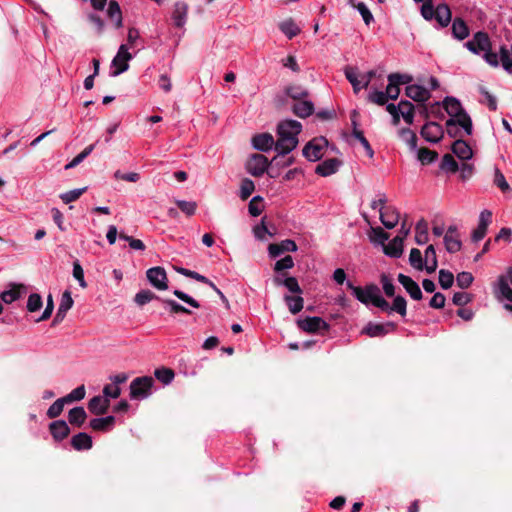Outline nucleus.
<instances>
[{"label": "nucleus", "mask_w": 512, "mask_h": 512, "mask_svg": "<svg viewBox=\"0 0 512 512\" xmlns=\"http://www.w3.org/2000/svg\"><path fill=\"white\" fill-rule=\"evenodd\" d=\"M71 445L75 450H89L92 447V438L84 432L74 435L71 439Z\"/></svg>", "instance_id": "nucleus-30"}, {"label": "nucleus", "mask_w": 512, "mask_h": 512, "mask_svg": "<svg viewBox=\"0 0 512 512\" xmlns=\"http://www.w3.org/2000/svg\"><path fill=\"white\" fill-rule=\"evenodd\" d=\"M284 301L292 314H297L303 309L304 300L301 294H296L295 296L285 295Z\"/></svg>", "instance_id": "nucleus-35"}, {"label": "nucleus", "mask_w": 512, "mask_h": 512, "mask_svg": "<svg viewBox=\"0 0 512 512\" xmlns=\"http://www.w3.org/2000/svg\"><path fill=\"white\" fill-rule=\"evenodd\" d=\"M465 47L473 54L480 55L485 50H489L492 44L488 34L479 31L473 35L471 40L465 43Z\"/></svg>", "instance_id": "nucleus-7"}, {"label": "nucleus", "mask_w": 512, "mask_h": 512, "mask_svg": "<svg viewBox=\"0 0 512 512\" xmlns=\"http://www.w3.org/2000/svg\"><path fill=\"white\" fill-rule=\"evenodd\" d=\"M341 166V161L337 158H330L322 161L317 165L315 173L322 176L328 177L335 174Z\"/></svg>", "instance_id": "nucleus-16"}, {"label": "nucleus", "mask_w": 512, "mask_h": 512, "mask_svg": "<svg viewBox=\"0 0 512 512\" xmlns=\"http://www.w3.org/2000/svg\"><path fill=\"white\" fill-rule=\"evenodd\" d=\"M248 210L252 216H259L263 211L262 198L260 196H254L249 202Z\"/></svg>", "instance_id": "nucleus-53"}, {"label": "nucleus", "mask_w": 512, "mask_h": 512, "mask_svg": "<svg viewBox=\"0 0 512 512\" xmlns=\"http://www.w3.org/2000/svg\"><path fill=\"white\" fill-rule=\"evenodd\" d=\"M428 223L425 219H420L415 227V241L418 245H423L428 242Z\"/></svg>", "instance_id": "nucleus-34"}, {"label": "nucleus", "mask_w": 512, "mask_h": 512, "mask_svg": "<svg viewBox=\"0 0 512 512\" xmlns=\"http://www.w3.org/2000/svg\"><path fill=\"white\" fill-rule=\"evenodd\" d=\"M107 15L112 21H114L116 29H120L123 26L122 11L116 0L109 1Z\"/></svg>", "instance_id": "nucleus-24"}, {"label": "nucleus", "mask_w": 512, "mask_h": 512, "mask_svg": "<svg viewBox=\"0 0 512 512\" xmlns=\"http://www.w3.org/2000/svg\"><path fill=\"white\" fill-rule=\"evenodd\" d=\"M440 27H447L452 20V13L446 3H440L436 6V14L434 18Z\"/></svg>", "instance_id": "nucleus-23"}, {"label": "nucleus", "mask_w": 512, "mask_h": 512, "mask_svg": "<svg viewBox=\"0 0 512 512\" xmlns=\"http://www.w3.org/2000/svg\"><path fill=\"white\" fill-rule=\"evenodd\" d=\"M155 377L165 385L170 384L174 379V372L169 368L156 369L154 372Z\"/></svg>", "instance_id": "nucleus-43"}, {"label": "nucleus", "mask_w": 512, "mask_h": 512, "mask_svg": "<svg viewBox=\"0 0 512 512\" xmlns=\"http://www.w3.org/2000/svg\"><path fill=\"white\" fill-rule=\"evenodd\" d=\"M398 136L411 150L417 149V136L410 128H401L398 131Z\"/></svg>", "instance_id": "nucleus-38"}, {"label": "nucleus", "mask_w": 512, "mask_h": 512, "mask_svg": "<svg viewBox=\"0 0 512 512\" xmlns=\"http://www.w3.org/2000/svg\"><path fill=\"white\" fill-rule=\"evenodd\" d=\"M420 134L426 141L437 143L442 139L444 131L440 124L436 122H427L422 127Z\"/></svg>", "instance_id": "nucleus-10"}, {"label": "nucleus", "mask_w": 512, "mask_h": 512, "mask_svg": "<svg viewBox=\"0 0 512 512\" xmlns=\"http://www.w3.org/2000/svg\"><path fill=\"white\" fill-rule=\"evenodd\" d=\"M286 94L295 101L308 97V91L301 86H291L286 89Z\"/></svg>", "instance_id": "nucleus-45"}, {"label": "nucleus", "mask_w": 512, "mask_h": 512, "mask_svg": "<svg viewBox=\"0 0 512 512\" xmlns=\"http://www.w3.org/2000/svg\"><path fill=\"white\" fill-rule=\"evenodd\" d=\"M293 266H294L293 258L290 255H287L275 263L274 271L279 273L283 270L291 269V268H293Z\"/></svg>", "instance_id": "nucleus-59"}, {"label": "nucleus", "mask_w": 512, "mask_h": 512, "mask_svg": "<svg viewBox=\"0 0 512 512\" xmlns=\"http://www.w3.org/2000/svg\"><path fill=\"white\" fill-rule=\"evenodd\" d=\"M406 306H407V303H406L405 298L402 296H397L393 300V304L391 306V311H396L401 316H405L406 315Z\"/></svg>", "instance_id": "nucleus-63"}, {"label": "nucleus", "mask_w": 512, "mask_h": 512, "mask_svg": "<svg viewBox=\"0 0 512 512\" xmlns=\"http://www.w3.org/2000/svg\"><path fill=\"white\" fill-rule=\"evenodd\" d=\"M25 291L26 287L23 284L10 283L9 289L1 293V300L6 304H11L18 300Z\"/></svg>", "instance_id": "nucleus-20"}, {"label": "nucleus", "mask_w": 512, "mask_h": 512, "mask_svg": "<svg viewBox=\"0 0 512 512\" xmlns=\"http://www.w3.org/2000/svg\"><path fill=\"white\" fill-rule=\"evenodd\" d=\"M443 107L446 112L452 117L451 119L457 120L460 127L463 128L467 135L472 134V121L470 116L463 110L459 100L454 97H446L443 100Z\"/></svg>", "instance_id": "nucleus-2"}, {"label": "nucleus", "mask_w": 512, "mask_h": 512, "mask_svg": "<svg viewBox=\"0 0 512 512\" xmlns=\"http://www.w3.org/2000/svg\"><path fill=\"white\" fill-rule=\"evenodd\" d=\"M297 244L295 241L286 239L280 243H272L268 246V252L270 257L276 258L284 252H295L297 251Z\"/></svg>", "instance_id": "nucleus-14"}, {"label": "nucleus", "mask_w": 512, "mask_h": 512, "mask_svg": "<svg viewBox=\"0 0 512 512\" xmlns=\"http://www.w3.org/2000/svg\"><path fill=\"white\" fill-rule=\"evenodd\" d=\"M384 252L388 256L398 258L403 252V237L396 236L386 246H384Z\"/></svg>", "instance_id": "nucleus-32"}, {"label": "nucleus", "mask_w": 512, "mask_h": 512, "mask_svg": "<svg viewBox=\"0 0 512 512\" xmlns=\"http://www.w3.org/2000/svg\"><path fill=\"white\" fill-rule=\"evenodd\" d=\"M269 168V161L262 154H253L247 160L246 170L254 177L262 176Z\"/></svg>", "instance_id": "nucleus-8"}, {"label": "nucleus", "mask_w": 512, "mask_h": 512, "mask_svg": "<svg viewBox=\"0 0 512 512\" xmlns=\"http://www.w3.org/2000/svg\"><path fill=\"white\" fill-rule=\"evenodd\" d=\"M155 297V294L150 290H142L135 295V302L143 306L150 302Z\"/></svg>", "instance_id": "nucleus-64"}, {"label": "nucleus", "mask_w": 512, "mask_h": 512, "mask_svg": "<svg viewBox=\"0 0 512 512\" xmlns=\"http://www.w3.org/2000/svg\"><path fill=\"white\" fill-rule=\"evenodd\" d=\"M399 283L405 288L410 297L414 300H421L423 295L419 285L409 276L398 275Z\"/></svg>", "instance_id": "nucleus-15"}, {"label": "nucleus", "mask_w": 512, "mask_h": 512, "mask_svg": "<svg viewBox=\"0 0 512 512\" xmlns=\"http://www.w3.org/2000/svg\"><path fill=\"white\" fill-rule=\"evenodd\" d=\"M85 397V387L84 385H81L74 390H72L68 395L64 396L63 398L67 403H71L74 401H80Z\"/></svg>", "instance_id": "nucleus-58"}, {"label": "nucleus", "mask_w": 512, "mask_h": 512, "mask_svg": "<svg viewBox=\"0 0 512 512\" xmlns=\"http://www.w3.org/2000/svg\"><path fill=\"white\" fill-rule=\"evenodd\" d=\"M452 35L457 40H464L469 36V28L466 22L459 17H456L452 22Z\"/></svg>", "instance_id": "nucleus-28"}, {"label": "nucleus", "mask_w": 512, "mask_h": 512, "mask_svg": "<svg viewBox=\"0 0 512 512\" xmlns=\"http://www.w3.org/2000/svg\"><path fill=\"white\" fill-rule=\"evenodd\" d=\"M86 187L84 188H79V189H74V190H70L68 192H65V193H62L60 195V198L61 200L65 203V204H68V203H71V202H74L76 201L85 191H86Z\"/></svg>", "instance_id": "nucleus-52"}, {"label": "nucleus", "mask_w": 512, "mask_h": 512, "mask_svg": "<svg viewBox=\"0 0 512 512\" xmlns=\"http://www.w3.org/2000/svg\"><path fill=\"white\" fill-rule=\"evenodd\" d=\"M435 14L436 7H434L433 1L425 0L421 7V15L423 16V18L430 21L435 18Z\"/></svg>", "instance_id": "nucleus-54"}, {"label": "nucleus", "mask_w": 512, "mask_h": 512, "mask_svg": "<svg viewBox=\"0 0 512 512\" xmlns=\"http://www.w3.org/2000/svg\"><path fill=\"white\" fill-rule=\"evenodd\" d=\"M356 9L362 16L363 21L365 22L366 25H370V23H372L374 21V17L372 15L371 11L369 10V8L365 5V3H363V2L357 3Z\"/></svg>", "instance_id": "nucleus-61"}, {"label": "nucleus", "mask_w": 512, "mask_h": 512, "mask_svg": "<svg viewBox=\"0 0 512 512\" xmlns=\"http://www.w3.org/2000/svg\"><path fill=\"white\" fill-rule=\"evenodd\" d=\"M65 403H67L65 401V399L62 397V398H59L57 399L47 410V416L50 418V419H53V418H56L58 417L62 411H63V408H64V405Z\"/></svg>", "instance_id": "nucleus-47"}, {"label": "nucleus", "mask_w": 512, "mask_h": 512, "mask_svg": "<svg viewBox=\"0 0 512 512\" xmlns=\"http://www.w3.org/2000/svg\"><path fill=\"white\" fill-rule=\"evenodd\" d=\"M400 114L406 124L412 125L414 121V105L407 100L399 102Z\"/></svg>", "instance_id": "nucleus-37"}, {"label": "nucleus", "mask_w": 512, "mask_h": 512, "mask_svg": "<svg viewBox=\"0 0 512 512\" xmlns=\"http://www.w3.org/2000/svg\"><path fill=\"white\" fill-rule=\"evenodd\" d=\"M454 275L448 270L441 269L439 271V284L443 289H448L453 285Z\"/></svg>", "instance_id": "nucleus-51"}, {"label": "nucleus", "mask_w": 512, "mask_h": 512, "mask_svg": "<svg viewBox=\"0 0 512 512\" xmlns=\"http://www.w3.org/2000/svg\"><path fill=\"white\" fill-rule=\"evenodd\" d=\"M501 64L505 71L512 73V44L508 49L506 46L500 48Z\"/></svg>", "instance_id": "nucleus-41"}, {"label": "nucleus", "mask_w": 512, "mask_h": 512, "mask_svg": "<svg viewBox=\"0 0 512 512\" xmlns=\"http://www.w3.org/2000/svg\"><path fill=\"white\" fill-rule=\"evenodd\" d=\"M494 184L502 191L508 192L510 190V186L505 179V176L499 169H495L494 173Z\"/></svg>", "instance_id": "nucleus-57"}, {"label": "nucleus", "mask_w": 512, "mask_h": 512, "mask_svg": "<svg viewBox=\"0 0 512 512\" xmlns=\"http://www.w3.org/2000/svg\"><path fill=\"white\" fill-rule=\"evenodd\" d=\"M494 292L497 297H501L512 302V288H510L509 284L507 283L505 275L498 277Z\"/></svg>", "instance_id": "nucleus-26"}, {"label": "nucleus", "mask_w": 512, "mask_h": 512, "mask_svg": "<svg viewBox=\"0 0 512 512\" xmlns=\"http://www.w3.org/2000/svg\"><path fill=\"white\" fill-rule=\"evenodd\" d=\"M442 170L455 173L458 170V164L450 154H445L442 158L441 165Z\"/></svg>", "instance_id": "nucleus-50"}, {"label": "nucleus", "mask_w": 512, "mask_h": 512, "mask_svg": "<svg viewBox=\"0 0 512 512\" xmlns=\"http://www.w3.org/2000/svg\"><path fill=\"white\" fill-rule=\"evenodd\" d=\"M473 280V275L470 272H461L456 278L457 285L462 289L468 288L472 284Z\"/></svg>", "instance_id": "nucleus-62"}, {"label": "nucleus", "mask_w": 512, "mask_h": 512, "mask_svg": "<svg viewBox=\"0 0 512 512\" xmlns=\"http://www.w3.org/2000/svg\"><path fill=\"white\" fill-rule=\"evenodd\" d=\"M86 412L83 407H75L69 411L68 420L70 424L81 426L86 420Z\"/></svg>", "instance_id": "nucleus-39"}, {"label": "nucleus", "mask_w": 512, "mask_h": 512, "mask_svg": "<svg viewBox=\"0 0 512 512\" xmlns=\"http://www.w3.org/2000/svg\"><path fill=\"white\" fill-rule=\"evenodd\" d=\"M43 305L42 297L37 293H32L28 297L27 310L29 312L38 311Z\"/></svg>", "instance_id": "nucleus-55"}, {"label": "nucleus", "mask_w": 512, "mask_h": 512, "mask_svg": "<svg viewBox=\"0 0 512 512\" xmlns=\"http://www.w3.org/2000/svg\"><path fill=\"white\" fill-rule=\"evenodd\" d=\"M452 151L461 160H469L473 156L471 147L461 139L452 144Z\"/></svg>", "instance_id": "nucleus-27"}, {"label": "nucleus", "mask_w": 512, "mask_h": 512, "mask_svg": "<svg viewBox=\"0 0 512 512\" xmlns=\"http://www.w3.org/2000/svg\"><path fill=\"white\" fill-rule=\"evenodd\" d=\"M400 219V213L398 209L394 206H387L381 213H380V220L382 224L387 229L394 228Z\"/></svg>", "instance_id": "nucleus-18"}, {"label": "nucleus", "mask_w": 512, "mask_h": 512, "mask_svg": "<svg viewBox=\"0 0 512 512\" xmlns=\"http://www.w3.org/2000/svg\"><path fill=\"white\" fill-rule=\"evenodd\" d=\"M254 190H255L254 182L249 178L243 179L241 182V186H240V198L242 200L248 199L252 195Z\"/></svg>", "instance_id": "nucleus-44"}, {"label": "nucleus", "mask_w": 512, "mask_h": 512, "mask_svg": "<svg viewBox=\"0 0 512 512\" xmlns=\"http://www.w3.org/2000/svg\"><path fill=\"white\" fill-rule=\"evenodd\" d=\"M301 131L302 124L296 120H284L277 125L275 150L279 155H286L297 147Z\"/></svg>", "instance_id": "nucleus-1"}, {"label": "nucleus", "mask_w": 512, "mask_h": 512, "mask_svg": "<svg viewBox=\"0 0 512 512\" xmlns=\"http://www.w3.org/2000/svg\"><path fill=\"white\" fill-rule=\"evenodd\" d=\"M146 276L150 284L158 290H166L168 288V278L164 268L152 267L147 270Z\"/></svg>", "instance_id": "nucleus-9"}, {"label": "nucleus", "mask_w": 512, "mask_h": 512, "mask_svg": "<svg viewBox=\"0 0 512 512\" xmlns=\"http://www.w3.org/2000/svg\"><path fill=\"white\" fill-rule=\"evenodd\" d=\"M438 266L436 251L433 245H429L425 250V269L427 273H433Z\"/></svg>", "instance_id": "nucleus-36"}, {"label": "nucleus", "mask_w": 512, "mask_h": 512, "mask_svg": "<svg viewBox=\"0 0 512 512\" xmlns=\"http://www.w3.org/2000/svg\"><path fill=\"white\" fill-rule=\"evenodd\" d=\"M154 379L151 376H142L133 379L130 383V398L144 400L152 394Z\"/></svg>", "instance_id": "nucleus-3"}, {"label": "nucleus", "mask_w": 512, "mask_h": 512, "mask_svg": "<svg viewBox=\"0 0 512 512\" xmlns=\"http://www.w3.org/2000/svg\"><path fill=\"white\" fill-rule=\"evenodd\" d=\"M188 13V6L184 2H177L174 6L172 19L174 25L177 27H183L186 23Z\"/></svg>", "instance_id": "nucleus-25"}, {"label": "nucleus", "mask_w": 512, "mask_h": 512, "mask_svg": "<svg viewBox=\"0 0 512 512\" xmlns=\"http://www.w3.org/2000/svg\"><path fill=\"white\" fill-rule=\"evenodd\" d=\"M328 146L325 137H315L303 148V156L309 161H318L322 158Z\"/></svg>", "instance_id": "nucleus-5"}, {"label": "nucleus", "mask_w": 512, "mask_h": 512, "mask_svg": "<svg viewBox=\"0 0 512 512\" xmlns=\"http://www.w3.org/2000/svg\"><path fill=\"white\" fill-rule=\"evenodd\" d=\"M347 287L351 290L353 296L361 303L368 305L375 302L376 297L380 294V289L375 284L366 285L364 288L354 286L351 282H347Z\"/></svg>", "instance_id": "nucleus-4"}, {"label": "nucleus", "mask_w": 512, "mask_h": 512, "mask_svg": "<svg viewBox=\"0 0 512 512\" xmlns=\"http://www.w3.org/2000/svg\"><path fill=\"white\" fill-rule=\"evenodd\" d=\"M121 394V388L117 385H114V384H107L104 386L103 388V395H104V399H108L109 398H112V399H116L120 396Z\"/></svg>", "instance_id": "nucleus-60"}, {"label": "nucleus", "mask_w": 512, "mask_h": 512, "mask_svg": "<svg viewBox=\"0 0 512 512\" xmlns=\"http://www.w3.org/2000/svg\"><path fill=\"white\" fill-rule=\"evenodd\" d=\"M176 204L178 208L188 216H192L196 212L197 205L192 201L177 200Z\"/></svg>", "instance_id": "nucleus-56"}, {"label": "nucleus", "mask_w": 512, "mask_h": 512, "mask_svg": "<svg viewBox=\"0 0 512 512\" xmlns=\"http://www.w3.org/2000/svg\"><path fill=\"white\" fill-rule=\"evenodd\" d=\"M345 77L353 87L354 93H359L363 89L362 83L359 80V73L356 67L346 66L344 69Z\"/></svg>", "instance_id": "nucleus-33"}, {"label": "nucleus", "mask_w": 512, "mask_h": 512, "mask_svg": "<svg viewBox=\"0 0 512 512\" xmlns=\"http://www.w3.org/2000/svg\"><path fill=\"white\" fill-rule=\"evenodd\" d=\"M279 28L289 39H292L300 33V28L291 19L281 22Z\"/></svg>", "instance_id": "nucleus-40"}, {"label": "nucleus", "mask_w": 512, "mask_h": 512, "mask_svg": "<svg viewBox=\"0 0 512 512\" xmlns=\"http://www.w3.org/2000/svg\"><path fill=\"white\" fill-rule=\"evenodd\" d=\"M252 144L256 150L267 152L275 148L276 141L270 133H261L252 138Z\"/></svg>", "instance_id": "nucleus-17"}, {"label": "nucleus", "mask_w": 512, "mask_h": 512, "mask_svg": "<svg viewBox=\"0 0 512 512\" xmlns=\"http://www.w3.org/2000/svg\"><path fill=\"white\" fill-rule=\"evenodd\" d=\"M127 41L131 48L138 46V44L140 42H141L140 49H142L144 47L143 40L141 39L139 30L137 28L131 27L128 29Z\"/></svg>", "instance_id": "nucleus-49"}, {"label": "nucleus", "mask_w": 512, "mask_h": 512, "mask_svg": "<svg viewBox=\"0 0 512 512\" xmlns=\"http://www.w3.org/2000/svg\"><path fill=\"white\" fill-rule=\"evenodd\" d=\"M438 154L435 151L427 148H421L418 150V160L423 164H430L436 160Z\"/></svg>", "instance_id": "nucleus-46"}, {"label": "nucleus", "mask_w": 512, "mask_h": 512, "mask_svg": "<svg viewBox=\"0 0 512 512\" xmlns=\"http://www.w3.org/2000/svg\"><path fill=\"white\" fill-rule=\"evenodd\" d=\"M298 326L306 332L317 333L321 330H327L328 324L321 317H306L298 321Z\"/></svg>", "instance_id": "nucleus-13"}, {"label": "nucleus", "mask_w": 512, "mask_h": 512, "mask_svg": "<svg viewBox=\"0 0 512 512\" xmlns=\"http://www.w3.org/2000/svg\"><path fill=\"white\" fill-rule=\"evenodd\" d=\"M492 222V213L489 210H483L479 215V223L476 229L472 232V240L478 242L482 240L486 233L488 226Z\"/></svg>", "instance_id": "nucleus-12"}, {"label": "nucleus", "mask_w": 512, "mask_h": 512, "mask_svg": "<svg viewBox=\"0 0 512 512\" xmlns=\"http://www.w3.org/2000/svg\"><path fill=\"white\" fill-rule=\"evenodd\" d=\"M110 402L101 396H94L88 403L89 411L94 415L105 414L109 408Z\"/></svg>", "instance_id": "nucleus-22"}, {"label": "nucleus", "mask_w": 512, "mask_h": 512, "mask_svg": "<svg viewBox=\"0 0 512 512\" xmlns=\"http://www.w3.org/2000/svg\"><path fill=\"white\" fill-rule=\"evenodd\" d=\"M53 438L61 441L66 438L70 432L67 423L63 420L54 421L49 426Z\"/></svg>", "instance_id": "nucleus-29"}, {"label": "nucleus", "mask_w": 512, "mask_h": 512, "mask_svg": "<svg viewBox=\"0 0 512 512\" xmlns=\"http://www.w3.org/2000/svg\"><path fill=\"white\" fill-rule=\"evenodd\" d=\"M293 113L300 117H309L314 112V104L306 98L296 101L292 106Z\"/></svg>", "instance_id": "nucleus-21"}, {"label": "nucleus", "mask_w": 512, "mask_h": 512, "mask_svg": "<svg viewBox=\"0 0 512 512\" xmlns=\"http://www.w3.org/2000/svg\"><path fill=\"white\" fill-rule=\"evenodd\" d=\"M128 49L129 47L127 44L120 45L117 54L112 60V66L115 68V70L112 72V76H118L128 70V62L133 58Z\"/></svg>", "instance_id": "nucleus-6"}, {"label": "nucleus", "mask_w": 512, "mask_h": 512, "mask_svg": "<svg viewBox=\"0 0 512 512\" xmlns=\"http://www.w3.org/2000/svg\"><path fill=\"white\" fill-rule=\"evenodd\" d=\"M396 327V324L393 322H387L384 324L369 322L362 330V333L369 337H382L387 333L394 331Z\"/></svg>", "instance_id": "nucleus-11"}, {"label": "nucleus", "mask_w": 512, "mask_h": 512, "mask_svg": "<svg viewBox=\"0 0 512 512\" xmlns=\"http://www.w3.org/2000/svg\"><path fill=\"white\" fill-rule=\"evenodd\" d=\"M405 94L416 102H426L431 96L428 89L417 84L408 85L405 89Z\"/></svg>", "instance_id": "nucleus-19"}, {"label": "nucleus", "mask_w": 512, "mask_h": 512, "mask_svg": "<svg viewBox=\"0 0 512 512\" xmlns=\"http://www.w3.org/2000/svg\"><path fill=\"white\" fill-rule=\"evenodd\" d=\"M444 245H445L447 252H449V253H456L462 247V243H461V240L459 239V235L451 236L450 234H445L444 235Z\"/></svg>", "instance_id": "nucleus-42"}, {"label": "nucleus", "mask_w": 512, "mask_h": 512, "mask_svg": "<svg viewBox=\"0 0 512 512\" xmlns=\"http://www.w3.org/2000/svg\"><path fill=\"white\" fill-rule=\"evenodd\" d=\"M115 424L114 416H106L102 418H94L90 421V427L95 431H109Z\"/></svg>", "instance_id": "nucleus-31"}, {"label": "nucleus", "mask_w": 512, "mask_h": 512, "mask_svg": "<svg viewBox=\"0 0 512 512\" xmlns=\"http://www.w3.org/2000/svg\"><path fill=\"white\" fill-rule=\"evenodd\" d=\"M409 262L414 268L418 270H422L424 268L422 253L419 249H411L409 255Z\"/></svg>", "instance_id": "nucleus-48"}]
</instances>
